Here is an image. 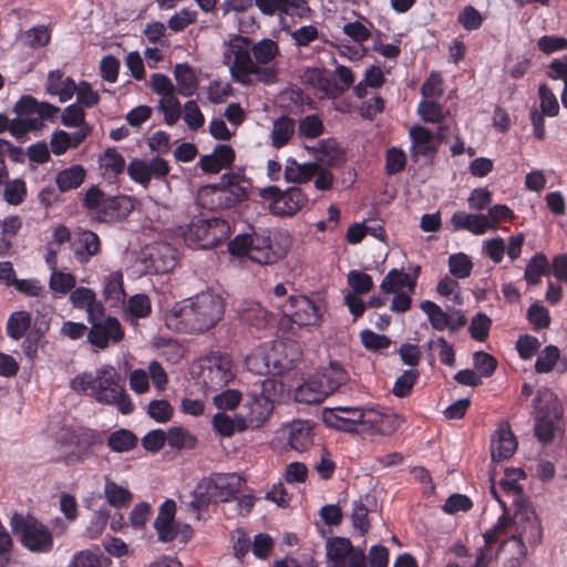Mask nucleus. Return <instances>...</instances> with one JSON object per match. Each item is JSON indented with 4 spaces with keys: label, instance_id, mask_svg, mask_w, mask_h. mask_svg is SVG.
Segmentation results:
<instances>
[{
    "label": "nucleus",
    "instance_id": "obj_18",
    "mask_svg": "<svg viewBox=\"0 0 567 567\" xmlns=\"http://www.w3.org/2000/svg\"><path fill=\"white\" fill-rule=\"evenodd\" d=\"M123 337V328L115 317H107L102 321L93 322L87 332V341L101 350L106 349L110 342H120Z\"/></svg>",
    "mask_w": 567,
    "mask_h": 567
},
{
    "label": "nucleus",
    "instance_id": "obj_22",
    "mask_svg": "<svg viewBox=\"0 0 567 567\" xmlns=\"http://www.w3.org/2000/svg\"><path fill=\"white\" fill-rule=\"evenodd\" d=\"M76 91V83L70 76H64L61 70H52L48 73L45 92L51 96H59L61 103L70 101Z\"/></svg>",
    "mask_w": 567,
    "mask_h": 567
},
{
    "label": "nucleus",
    "instance_id": "obj_21",
    "mask_svg": "<svg viewBox=\"0 0 567 567\" xmlns=\"http://www.w3.org/2000/svg\"><path fill=\"white\" fill-rule=\"evenodd\" d=\"M72 246L75 259L81 265H85L100 252L101 240L96 233L89 229H79Z\"/></svg>",
    "mask_w": 567,
    "mask_h": 567
},
{
    "label": "nucleus",
    "instance_id": "obj_27",
    "mask_svg": "<svg viewBox=\"0 0 567 567\" xmlns=\"http://www.w3.org/2000/svg\"><path fill=\"white\" fill-rule=\"evenodd\" d=\"M152 313V301L146 293L131 296L125 306L123 316L126 322L137 324L140 319L148 318Z\"/></svg>",
    "mask_w": 567,
    "mask_h": 567
},
{
    "label": "nucleus",
    "instance_id": "obj_34",
    "mask_svg": "<svg viewBox=\"0 0 567 567\" xmlns=\"http://www.w3.org/2000/svg\"><path fill=\"white\" fill-rule=\"evenodd\" d=\"M533 406L536 415L557 417L558 401L555 393L548 388L537 390L533 400Z\"/></svg>",
    "mask_w": 567,
    "mask_h": 567
},
{
    "label": "nucleus",
    "instance_id": "obj_11",
    "mask_svg": "<svg viewBox=\"0 0 567 567\" xmlns=\"http://www.w3.org/2000/svg\"><path fill=\"white\" fill-rule=\"evenodd\" d=\"M228 49L224 52V63L228 64L234 82L239 84L248 83V72H254L256 63L251 58V39L240 34H234L227 42Z\"/></svg>",
    "mask_w": 567,
    "mask_h": 567
},
{
    "label": "nucleus",
    "instance_id": "obj_44",
    "mask_svg": "<svg viewBox=\"0 0 567 567\" xmlns=\"http://www.w3.org/2000/svg\"><path fill=\"white\" fill-rule=\"evenodd\" d=\"M526 478V473L522 468H507L504 477L499 481L501 487L507 494L517 495V507L525 505L522 502L523 486L519 484L520 480Z\"/></svg>",
    "mask_w": 567,
    "mask_h": 567
},
{
    "label": "nucleus",
    "instance_id": "obj_37",
    "mask_svg": "<svg viewBox=\"0 0 567 567\" xmlns=\"http://www.w3.org/2000/svg\"><path fill=\"white\" fill-rule=\"evenodd\" d=\"M174 75L178 93L183 96H192L198 84L194 70L187 63H179L174 68Z\"/></svg>",
    "mask_w": 567,
    "mask_h": 567
},
{
    "label": "nucleus",
    "instance_id": "obj_64",
    "mask_svg": "<svg viewBox=\"0 0 567 567\" xmlns=\"http://www.w3.org/2000/svg\"><path fill=\"white\" fill-rule=\"evenodd\" d=\"M75 284L76 279L72 274L55 270L51 274L49 286L54 292L65 295L75 287Z\"/></svg>",
    "mask_w": 567,
    "mask_h": 567
},
{
    "label": "nucleus",
    "instance_id": "obj_38",
    "mask_svg": "<svg viewBox=\"0 0 567 567\" xmlns=\"http://www.w3.org/2000/svg\"><path fill=\"white\" fill-rule=\"evenodd\" d=\"M251 52L254 62L257 65H267L280 54V49L277 41L265 38L256 43H251Z\"/></svg>",
    "mask_w": 567,
    "mask_h": 567
},
{
    "label": "nucleus",
    "instance_id": "obj_32",
    "mask_svg": "<svg viewBox=\"0 0 567 567\" xmlns=\"http://www.w3.org/2000/svg\"><path fill=\"white\" fill-rule=\"evenodd\" d=\"M316 163L299 164L295 158L289 157L285 167V178L291 183L309 182L318 172Z\"/></svg>",
    "mask_w": 567,
    "mask_h": 567
},
{
    "label": "nucleus",
    "instance_id": "obj_12",
    "mask_svg": "<svg viewBox=\"0 0 567 567\" xmlns=\"http://www.w3.org/2000/svg\"><path fill=\"white\" fill-rule=\"evenodd\" d=\"M513 523L516 525V535H513L508 542H514L517 546V551L520 558L527 556V544L536 546L540 543L543 529L539 519L537 518L534 509L527 505H519L514 515ZM507 540L502 543V547Z\"/></svg>",
    "mask_w": 567,
    "mask_h": 567
},
{
    "label": "nucleus",
    "instance_id": "obj_24",
    "mask_svg": "<svg viewBox=\"0 0 567 567\" xmlns=\"http://www.w3.org/2000/svg\"><path fill=\"white\" fill-rule=\"evenodd\" d=\"M492 457L503 461L512 457L517 449V441L509 427H499L492 436Z\"/></svg>",
    "mask_w": 567,
    "mask_h": 567
},
{
    "label": "nucleus",
    "instance_id": "obj_31",
    "mask_svg": "<svg viewBox=\"0 0 567 567\" xmlns=\"http://www.w3.org/2000/svg\"><path fill=\"white\" fill-rule=\"evenodd\" d=\"M190 496L188 506L194 512L207 511L212 503H217L208 477H204L197 483Z\"/></svg>",
    "mask_w": 567,
    "mask_h": 567
},
{
    "label": "nucleus",
    "instance_id": "obj_23",
    "mask_svg": "<svg viewBox=\"0 0 567 567\" xmlns=\"http://www.w3.org/2000/svg\"><path fill=\"white\" fill-rule=\"evenodd\" d=\"M451 224L454 231L467 230L474 235H483L492 227L486 215L468 214L462 210L452 215Z\"/></svg>",
    "mask_w": 567,
    "mask_h": 567
},
{
    "label": "nucleus",
    "instance_id": "obj_36",
    "mask_svg": "<svg viewBox=\"0 0 567 567\" xmlns=\"http://www.w3.org/2000/svg\"><path fill=\"white\" fill-rule=\"evenodd\" d=\"M279 25L284 32L291 37L295 45L299 48L308 47L311 42L316 41L320 34L318 28L312 24L302 25L297 30H291L286 18L279 19Z\"/></svg>",
    "mask_w": 567,
    "mask_h": 567
},
{
    "label": "nucleus",
    "instance_id": "obj_45",
    "mask_svg": "<svg viewBox=\"0 0 567 567\" xmlns=\"http://www.w3.org/2000/svg\"><path fill=\"white\" fill-rule=\"evenodd\" d=\"M137 444V437L131 431L121 429L110 434L107 446L117 453H124L133 450Z\"/></svg>",
    "mask_w": 567,
    "mask_h": 567
},
{
    "label": "nucleus",
    "instance_id": "obj_28",
    "mask_svg": "<svg viewBox=\"0 0 567 567\" xmlns=\"http://www.w3.org/2000/svg\"><path fill=\"white\" fill-rule=\"evenodd\" d=\"M296 132V121L288 116L281 115L272 122L270 131L271 146L276 150H280L287 146Z\"/></svg>",
    "mask_w": 567,
    "mask_h": 567
},
{
    "label": "nucleus",
    "instance_id": "obj_41",
    "mask_svg": "<svg viewBox=\"0 0 567 567\" xmlns=\"http://www.w3.org/2000/svg\"><path fill=\"white\" fill-rule=\"evenodd\" d=\"M31 315L27 311H16L11 313L7 321L6 331L8 337L13 340L21 339L31 328Z\"/></svg>",
    "mask_w": 567,
    "mask_h": 567
},
{
    "label": "nucleus",
    "instance_id": "obj_63",
    "mask_svg": "<svg viewBox=\"0 0 567 567\" xmlns=\"http://www.w3.org/2000/svg\"><path fill=\"white\" fill-rule=\"evenodd\" d=\"M268 311L259 303H251L241 312V319L258 329L265 328L268 323Z\"/></svg>",
    "mask_w": 567,
    "mask_h": 567
},
{
    "label": "nucleus",
    "instance_id": "obj_5",
    "mask_svg": "<svg viewBox=\"0 0 567 567\" xmlns=\"http://www.w3.org/2000/svg\"><path fill=\"white\" fill-rule=\"evenodd\" d=\"M277 386L275 379L266 378L247 392L243 413H240L243 419H240L239 432L258 429L270 417L275 408L274 396Z\"/></svg>",
    "mask_w": 567,
    "mask_h": 567
},
{
    "label": "nucleus",
    "instance_id": "obj_8",
    "mask_svg": "<svg viewBox=\"0 0 567 567\" xmlns=\"http://www.w3.org/2000/svg\"><path fill=\"white\" fill-rule=\"evenodd\" d=\"M199 197L204 207L210 210L228 209L248 198V193L238 183L235 174H224L219 184L207 185L202 188Z\"/></svg>",
    "mask_w": 567,
    "mask_h": 567
},
{
    "label": "nucleus",
    "instance_id": "obj_26",
    "mask_svg": "<svg viewBox=\"0 0 567 567\" xmlns=\"http://www.w3.org/2000/svg\"><path fill=\"white\" fill-rule=\"evenodd\" d=\"M353 548L351 540L346 537L330 538L326 545L328 567H347Z\"/></svg>",
    "mask_w": 567,
    "mask_h": 567
},
{
    "label": "nucleus",
    "instance_id": "obj_42",
    "mask_svg": "<svg viewBox=\"0 0 567 567\" xmlns=\"http://www.w3.org/2000/svg\"><path fill=\"white\" fill-rule=\"evenodd\" d=\"M103 295L106 300L115 306L125 301V290L123 286V274L121 271L111 272L104 278Z\"/></svg>",
    "mask_w": 567,
    "mask_h": 567
},
{
    "label": "nucleus",
    "instance_id": "obj_7",
    "mask_svg": "<svg viewBox=\"0 0 567 567\" xmlns=\"http://www.w3.org/2000/svg\"><path fill=\"white\" fill-rule=\"evenodd\" d=\"M10 526L21 545L31 553L48 554L53 549L52 532L35 517L14 513L10 518Z\"/></svg>",
    "mask_w": 567,
    "mask_h": 567
},
{
    "label": "nucleus",
    "instance_id": "obj_56",
    "mask_svg": "<svg viewBox=\"0 0 567 567\" xmlns=\"http://www.w3.org/2000/svg\"><path fill=\"white\" fill-rule=\"evenodd\" d=\"M100 161L101 166L105 172L111 173L114 176L122 174L125 169V159L123 155L113 147L106 148Z\"/></svg>",
    "mask_w": 567,
    "mask_h": 567
},
{
    "label": "nucleus",
    "instance_id": "obj_9",
    "mask_svg": "<svg viewBox=\"0 0 567 567\" xmlns=\"http://www.w3.org/2000/svg\"><path fill=\"white\" fill-rule=\"evenodd\" d=\"M230 233V224L226 219L195 217L189 223L184 238L189 246L210 249L227 240Z\"/></svg>",
    "mask_w": 567,
    "mask_h": 567
},
{
    "label": "nucleus",
    "instance_id": "obj_43",
    "mask_svg": "<svg viewBox=\"0 0 567 567\" xmlns=\"http://www.w3.org/2000/svg\"><path fill=\"white\" fill-rule=\"evenodd\" d=\"M104 496L111 506L118 509L126 507L133 497L132 493L127 488L118 485L110 478L105 480Z\"/></svg>",
    "mask_w": 567,
    "mask_h": 567
},
{
    "label": "nucleus",
    "instance_id": "obj_57",
    "mask_svg": "<svg viewBox=\"0 0 567 567\" xmlns=\"http://www.w3.org/2000/svg\"><path fill=\"white\" fill-rule=\"evenodd\" d=\"M323 131V122L316 114L307 115L299 121L298 132L307 140L319 137Z\"/></svg>",
    "mask_w": 567,
    "mask_h": 567
},
{
    "label": "nucleus",
    "instance_id": "obj_46",
    "mask_svg": "<svg viewBox=\"0 0 567 567\" xmlns=\"http://www.w3.org/2000/svg\"><path fill=\"white\" fill-rule=\"evenodd\" d=\"M419 378L420 372L415 369L403 371L393 384V395L400 399L409 396L412 393L414 385L417 383Z\"/></svg>",
    "mask_w": 567,
    "mask_h": 567
},
{
    "label": "nucleus",
    "instance_id": "obj_47",
    "mask_svg": "<svg viewBox=\"0 0 567 567\" xmlns=\"http://www.w3.org/2000/svg\"><path fill=\"white\" fill-rule=\"evenodd\" d=\"M420 309L427 316L433 329L443 331L450 324L447 313L435 302L424 300L420 303Z\"/></svg>",
    "mask_w": 567,
    "mask_h": 567
},
{
    "label": "nucleus",
    "instance_id": "obj_55",
    "mask_svg": "<svg viewBox=\"0 0 567 567\" xmlns=\"http://www.w3.org/2000/svg\"><path fill=\"white\" fill-rule=\"evenodd\" d=\"M360 340L365 350L373 352L385 350L392 343L388 336L379 334L370 329L360 332Z\"/></svg>",
    "mask_w": 567,
    "mask_h": 567
},
{
    "label": "nucleus",
    "instance_id": "obj_2",
    "mask_svg": "<svg viewBox=\"0 0 567 567\" xmlns=\"http://www.w3.org/2000/svg\"><path fill=\"white\" fill-rule=\"evenodd\" d=\"M71 388L78 393H85L96 402L115 405L122 414L134 411L130 395L121 384V375L112 365H104L95 372H83L71 380Z\"/></svg>",
    "mask_w": 567,
    "mask_h": 567
},
{
    "label": "nucleus",
    "instance_id": "obj_33",
    "mask_svg": "<svg viewBox=\"0 0 567 567\" xmlns=\"http://www.w3.org/2000/svg\"><path fill=\"white\" fill-rule=\"evenodd\" d=\"M416 286L415 278H412L409 274L402 270L391 269L383 278L380 288L385 293L399 292V289L408 287L410 292L414 291Z\"/></svg>",
    "mask_w": 567,
    "mask_h": 567
},
{
    "label": "nucleus",
    "instance_id": "obj_30",
    "mask_svg": "<svg viewBox=\"0 0 567 567\" xmlns=\"http://www.w3.org/2000/svg\"><path fill=\"white\" fill-rule=\"evenodd\" d=\"M550 274V264L548 258L543 252H536L527 262L524 279L528 286H536L540 284L543 276Z\"/></svg>",
    "mask_w": 567,
    "mask_h": 567
},
{
    "label": "nucleus",
    "instance_id": "obj_60",
    "mask_svg": "<svg viewBox=\"0 0 567 567\" xmlns=\"http://www.w3.org/2000/svg\"><path fill=\"white\" fill-rule=\"evenodd\" d=\"M492 326V320L485 313L478 312L476 313L471 321L468 331L475 341L483 342L487 339L489 329Z\"/></svg>",
    "mask_w": 567,
    "mask_h": 567
},
{
    "label": "nucleus",
    "instance_id": "obj_51",
    "mask_svg": "<svg viewBox=\"0 0 567 567\" xmlns=\"http://www.w3.org/2000/svg\"><path fill=\"white\" fill-rule=\"evenodd\" d=\"M157 109L164 114L165 123L169 126L176 124L181 118L182 106L175 94L162 97Z\"/></svg>",
    "mask_w": 567,
    "mask_h": 567
},
{
    "label": "nucleus",
    "instance_id": "obj_53",
    "mask_svg": "<svg viewBox=\"0 0 567 567\" xmlns=\"http://www.w3.org/2000/svg\"><path fill=\"white\" fill-rule=\"evenodd\" d=\"M560 358L559 349L556 346H546L537 357L535 362V371L537 373H548L553 371Z\"/></svg>",
    "mask_w": 567,
    "mask_h": 567
},
{
    "label": "nucleus",
    "instance_id": "obj_59",
    "mask_svg": "<svg viewBox=\"0 0 567 567\" xmlns=\"http://www.w3.org/2000/svg\"><path fill=\"white\" fill-rule=\"evenodd\" d=\"M406 154L400 148L392 146L385 152V172L388 175H395L404 171L406 166Z\"/></svg>",
    "mask_w": 567,
    "mask_h": 567
},
{
    "label": "nucleus",
    "instance_id": "obj_62",
    "mask_svg": "<svg viewBox=\"0 0 567 567\" xmlns=\"http://www.w3.org/2000/svg\"><path fill=\"white\" fill-rule=\"evenodd\" d=\"M483 21H484V19H483L482 13L473 6L464 7L457 16V22L466 31L478 30L482 27Z\"/></svg>",
    "mask_w": 567,
    "mask_h": 567
},
{
    "label": "nucleus",
    "instance_id": "obj_48",
    "mask_svg": "<svg viewBox=\"0 0 567 567\" xmlns=\"http://www.w3.org/2000/svg\"><path fill=\"white\" fill-rule=\"evenodd\" d=\"M334 74L338 81L331 79V97L342 95L354 83V74L351 69L346 65H337Z\"/></svg>",
    "mask_w": 567,
    "mask_h": 567
},
{
    "label": "nucleus",
    "instance_id": "obj_3",
    "mask_svg": "<svg viewBox=\"0 0 567 567\" xmlns=\"http://www.w3.org/2000/svg\"><path fill=\"white\" fill-rule=\"evenodd\" d=\"M82 207L91 219L111 225L126 219L134 204L130 196H107L99 186L92 185L82 198Z\"/></svg>",
    "mask_w": 567,
    "mask_h": 567
},
{
    "label": "nucleus",
    "instance_id": "obj_15",
    "mask_svg": "<svg viewBox=\"0 0 567 567\" xmlns=\"http://www.w3.org/2000/svg\"><path fill=\"white\" fill-rule=\"evenodd\" d=\"M323 422L327 426L343 432H357L358 425L373 423L374 421L367 419V412L357 406H336L324 410Z\"/></svg>",
    "mask_w": 567,
    "mask_h": 567
},
{
    "label": "nucleus",
    "instance_id": "obj_1",
    "mask_svg": "<svg viewBox=\"0 0 567 567\" xmlns=\"http://www.w3.org/2000/svg\"><path fill=\"white\" fill-rule=\"evenodd\" d=\"M224 313V299L207 290L176 303L166 316V326L178 332L204 333L214 328Z\"/></svg>",
    "mask_w": 567,
    "mask_h": 567
},
{
    "label": "nucleus",
    "instance_id": "obj_29",
    "mask_svg": "<svg viewBox=\"0 0 567 567\" xmlns=\"http://www.w3.org/2000/svg\"><path fill=\"white\" fill-rule=\"evenodd\" d=\"M85 176V168L82 165L74 164L56 174L55 184L60 192L65 193L80 187Z\"/></svg>",
    "mask_w": 567,
    "mask_h": 567
},
{
    "label": "nucleus",
    "instance_id": "obj_49",
    "mask_svg": "<svg viewBox=\"0 0 567 567\" xmlns=\"http://www.w3.org/2000/svg\"><path fill=\"white\" fill-rule=\"evenodd\" d=\"M71 443L75 446L73 452L79 460L87 457L91 447L95 444V434L89 430L74 432L71 436Z\"/></svg>",
    "mask_w": 567,
    "mask_h": 567
},
{
    "label": "nucleus",
    "instance_id": "obj_13",
    "mask_svg": "<svg viewBox=\"0 0 567 567\" xmlns=\"http://www.w3.org/2000/svg\"><path fill=\"white\" fill-rule=\"evenodd\" d=\"M202 377L208 390L217 391L234 378V363L229 354L213 352L202 359Z\"/></svg>",
    "mask_w": 567,
    "mask_h": 567
},
{
    "label": "nucleus",
    "instance_id": "obj_20",
    "mask_svg": "<svg viewBox=\"0 0 567 567\" xmlns=\"http://www.w3.org/2000/svg\"><path fill=\"white\" fill-rule=\"evenodd\" d=\"M208 480L217 503L235 499L245 483L244 480L235 473H214L208 476Z\"/></svg>",
    "mask_w": 567,
    "mask_h": 567
},
{
    "label": "nucleus",
    "instance_id": "obj_61",
    "mask_svg": "<svg viewBox=\"0 0 567 567\" xmlns=\"http://www.w3.org/2000/svg\"><path fill=\"white\" fill-rule=\"evenodd\" d=\"M348 285L354 295H365L373 288V280L370 275L360 270H350L348 274Z\"/></svg>",
    "mask_w": 567,
    "mask_h": 567
},
{
    "label": "nucleus",
    "instance_id": "obj_14",
    "mask_svg": "<svg viewBox=\"0 0 567 567\" xmlns=\"http://www.w3.org/2000/svg\"><path fill=\"white\" fill-rule=\"evenodd\" d=\"M285 317L298 327L316 326L320 322L321 310L310 298L306 296L290 295L284 305L277 303Z\"/></svg>",
    "mask_w": 567,
    "mask_h": 567
},
{
    "label": "nucleus",
    "instance_id": "obj_16",
    "mask_svg": "<svg viewBox=\"0 0 567 567\" xmlns=\"http://www.w3.org/2000/svg\"><path fill=\"white\" fill-rule=\"evenodd\" d=\"M409 138L411 141L409 150L411 161L417 164L424 158L426 163H433L439 153V143L435 142L433 132L425 126L415 124L409 130Z\"/></svg>",
    "mask_w": 567,
    "mask_h": 567
},
{
    "label": "nucleus",
    "instance_id": "obj_40",
    "mask_svg": "<svg viewBox=\"0 0 567 567\" xmlns=\"http://www.w3.org/2000/svg\"><path fill=\"white\" fill-rule=\"evenodd\" d=\"M302 81L324 95L331 97V78L324 68H307L302 73Z\"/></svg>",
    "mask_w": 567,
    "mask_h": 567
},
{
    "label": "nucleus",
    "instance_id": "obj_54",
    "mask_svg": "<svg viewBox=\"0 0 567 567\" xmlns=\"http://www.w3.org/2000/svg\"><path fill=\"white\" fill-rule=\"evenodd\" d=\"M417 114L426 123H440L444 118L443 106L434 100H422L417 105Z\"/></svg>",
    "mask_w": 567,
    "mask_h": 567
},
{
    "label": "nucleus",
    "instance_id": "obj_52",
    "mask_svg": "<svg viewBox=\"0 0 567 567\" xmlns=\"http://www.w3.org/2000/svg\"><path fill=\"white\" fill-rule=\"evenodd\" d=\"M449 269L456 279H465L471 276L473 262L464 252L453 254L449 257Z\"/></svg>",
    "mask_w": 567,
    "mask_h": 567
},
{
    "label": "nucleus",
    "instance_id": "obj_35",
    "mask_svg": "<svg viewBox=\"0 0 567 567\" xmlns=\"http://www.w3.org/2000/svg\"><path fill=\"white\" fill-rule=\"evenodd\" d=\"M43 128L39 120H32L31 115H17L9 121L7 130L18 142H25L29 132H38Z\"/></svg>",
    "mask_w": 567,
    "mask_h": 567
},
{
    "label": "nucleus",
    "instance_id": "obj_19",
    "mask_svg": "<svg viewBox=\"0 0 567 567\" xmlns=\"http://www.w3.org/2000/svg\"><path fill=\"white\" fill-rule=\"evenodd\" d=\"M13 112L17 115H31L32 120L55 122L60 109L49 102H40L34 96L22 95L14 104Z\"/></svg>",
    "mask_w": 567,
    "mask_h": 567
},
{
    "label": "nucleus",
    "instance_id": "obj_4",
    "mask_svg": "<svg viewBox=\"0 0 567 567\" xmlns=\"http://www.w3.org/2000/svg\"><path fill=\"white\" fill-rule=\"evenodd\" d=\"M228 251L236 257H248L260 265H272L282 259L286 251L272 245L271 230L268 228L248 234H239L228 243Z\"/></svg>",
    "mask_w": 567,
    "mask_h": 567
},
{
    "label": "nucleus",
    "instance_id": "obj_25",
    "mask_svg": "<svg viewBox=\"0 0 567 567\" xmlns=\"http://www.w3.org/2000/svg\"><path fill=\"white\" fill-rule=\"evenodd\" d=\"M289 446L302 453L313 444V427L309 421H293L289 429Z\"/></svg>",
    "mask_w": 567,
    "mask_h": 567
},
{
    "label": "nucleus",
    "instance_id": "obj_10",
    "mask_svg": "<svg viewBox=\"0 0 567 567\" xmlns=\"http://www.w3.org/2000/svg\"><path fill=\"white\" fill-rule=\"evenodd\" d=\"M259 196L268 203L270 214L277 217H292L308 203V195L298 186L281 190L270 185L261 188Z\"/></svg>",
    "mask_w": 567,
    "mask_h": 567
},
{
    "label": "nucleus",
    "instance_id": "obj_58",
    "mask_svg": "<svg viewBox=\"0 0 567 567\" xmlns=\"http://www.w3.org/2000/svg\"><path fill=\"white\" fill-rule=\"evenodd\" d=\"M3 188V197L10 205H20L27 196V185L23 179L7 181Z\"/></svg>",
    "mask_w": 567,
    "mask_h": 567
},
{
    "label": "nucleus",
    "instance_id": "obj_17",
    "mask_svg": "<svg viewBox=\"0 0 567 567\" xmlns=\"http://www.w3.org/2000/svg\"><path fill=\"white\" fill-rule=\"evenodd\" d=\"M255 4L262 14L278 13L280 19L286 16L308 19L312 12L306 0H255Z\"/></svg>",
    "mask_w": 567,
    "mask_h": 567
},
{
    "label": "nucleus",
    "instance_id": "obj_6",
    "mask_svg": "<svg viewBox=\"0 0 567 567\" xmlns=\"http://www.w3.org/2000/svg\"><path fill=\"white\" fill-rule=\"evenodd\" d=\"M348 381L349 373L343 365L337 361H331L319 377L298 388L296 398L300 402L321 403Z\"/></svg>",
    "mask_w": 567,
    "mask_h": 567
},
{
    "label": "nucleus",
    "instance_id": "obj_50",
    "mask_svg": "<svg viewBox=\"0 0 567 567\" xmlns=\"http://www.w3.org/2000/svg\"><path fill=\"white\" fill-rule=\"evenodd\" d=\"M240 414H236L234 417L229 416L224 412H218L213 417L214 430L223 436H231L236 431H239Z\"/></svg>",
    "mask_w": 567,
    "mask_h": 567
},
{
    "label": "nucleus",
    "instance_id": "obj_39",
    "mask_svg": "<svg viewBox=\"0 0 567 567\" xmlns=\"http://www.w3.org/2000/svg\"><path fill=\"white\" fill-rule=\"evenodd\" d=\"M150 259L154 270L161 274L173 270L177 264L176 250L167 244L159 246L154 252H151Z\"/></svg>",
    "mask_w": 567,
    "mask_h": 567
}]
</instances>
